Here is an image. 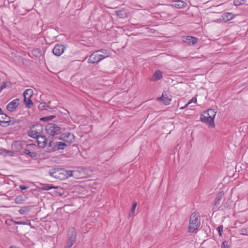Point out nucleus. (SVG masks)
<instances>
[{
    "instance_id": "58836bf2",
    "label": "nucleus",
    "mask_w": 248,
    "mask_h": 248,
    "mask_svg": "<svg viewBox=\"0 0 248 248\" xmlns=\"http://www.w3.org/2000/svg\"><path fill=\"white\" fill-rule=\"evenodd\" d=\"M16 123H19V121L11 120L10 119V122L9 123V125H14Z\"/></svg>"
},
{
    "instance_id": "9b49d317",
    "label": "nucleus",
    "mask_w": 248,
    "mask_h": 248,
    "mask_svg": "<svg viewBox=\"0 0 248 248\" xmlns=\"http://www.w3.org/2000/svg\"><path fill=\"white\" fill-rule=\"evenodd\" d=\"M19 105V99L16 98L10 102L6 106L7 110L10 112L15 111Z\"/></svg>"
},
{
    "instance_id": "7c9ffc66",
    "label": "nucleus",
    "mask_w": 248,
    "mask_h": 248,
    "mask_svg": "<svg viewBox=\"0 0 248 248\" xmlns=\"http://www.w3.org/2000/svg\"><path fill=\"white\" fill-rule=\"evenodd\" d=\"M41 50L39 48L35 49L33 51V55H35L36 57L40 56L41 55Z\"/></svg>"
},
{
    "instance_id": "423d86ee",
    "label": "nucleus",
    "mask_w": 248,
    "mask_h": 248,
    "mask_svg": "<svg viewBox=\"0 0 248 248\" xmlns=\"http://www.w3.org/2000/svg\"><path fill=\"white\" fill-rule=\"evenodd\" d=\"M61 127L58 125L53 124H48L45 127V130L49 136L54 137L61 133Z\"/></svg>"
},
{
    "instance_id": "ea45409f",
    "label": "nucleus",
    "mask_w": 248,
    "mask_h": 248,
    "mask_svg": "<svg viewBox=\"0 0 248 248\" xmlns=\"http://www.w3.org/2000/svg\"><path fill=\"white\" fill-rule=\"evenodd\" d=\"M15 222L16 224H20V225H26V224H27V223L26 222L23 221H15Z\"/></svg>"
},
{
    "instance_id": "4c0bfd02",
    "label": "nucleus",
    "mask_w": 248,
    "mask_h": 248,
    "mask_svg": "<svg viewBox=\"0 0 248 248\" xmlns=\"http://www.w3.org/2000/svg\"><path fill=\"white\" fill-rule=\"evenodd\" d=\"M197 102V99L196 97H193L191 99L189 100L188 104H191L192 103H196Z\"/></svg>"
},
{
    "instance_id": "bb28decb",
    "label": "nucleus",
    "mask_w": 248,
    "mask_h": 248,
    "mask_svg": "<svg viewBox=\"0 0 248 248\" xmlns=\"http://www.w3.org/2000/svg\"><path fill=\"white\" fill-rule=\"evenodd\" d=\"M30 210V207L29 206L23 207L19 210V212L22 215H25L28 213Z\"/></svg>"
},
{
    "instance_id": "6ab92c4d",
    "label": "nucleus",
    "mask_w": 248,
    "mask_h": 248,
    "mask_svg": "<svg viewBox=\"0 0 248 248\" xmlns=\"http://www.w3.org/2000/svg\"><path fill=\"white\" fill-rule=\"evenodd\" d=\"M23 153L24 154L29 155L30 157L33 159L36 158L38 156V154L37 153L35 152H31L29 149H23Z\"/></svg>"
},
{
    "instance_id": "393cba45",
    "label": "nucleus",
    "mask_w": 248,
    "mask_h": 248,
    "mask_svg": "<svg viewBox=\"0 0 248 248\" xmlns=\"http://www.w3.org/2000/svg\"><path fill=\"white\" fill-rule=\"evenodd\" d=\"M25 199L22 195H19L16 197L15 201L16 203L21 204L23 203Z\"/></svg>"
},
{
    "instance_id": "79ce46f5",
    "label": "nucleus",
    "mask_w": 248,
    "mask_h": 248,
    "mask_svg": "<svg viewBox=\"0 0 248 248\" xmlns=\"http://www.w3.org/2000/svg\"><path fill=\"white\" fill-rule=\"evenodd\" d=\"M46 117H47V121H50V120H52L53 119L55 118V116L52 115V116H46Z\"/></svg>"
},
{
    "instance_id": "1a4fd4ad",
    "label": "nucleus",
    "mask_w": 248,
    "mask_h": 248,
    "mask_svg": "<svg viewBox=\"0 0 248 248\" xmlns=\"http://www.w3.org/2000/svg\"><path fill=\"white\" fill-rule=\"evenodd\" d=\"M36 140L38 145L40 148L47 147L48 144L47 141L49 140L46 139V136L43 135L42 134L37 136V138H35Z\"/></svg>"
},
{
    "instance_id": "aec40b11",
    "label": "nucleus",
    "mask_w": 248,
    "mask_h": 248,
    "mask_svg": "<svg viewBox=\"0 0 248 248\" xmlns=\"http://www.w3.org/2000/svg\"><path fill=\"white\" fill-rule=\"evenodd\" d=\"M116 15L119 18H124L127 17V13L124 9H122L120 10L115 11Z\"/></svg>"
},
{
    "instance_id": "20e7f679",
    "label": "nucleus",
    "mask_w": 248,
    "mask_h": 248,
    "mask_svg": "<svg viewBox=\"0 0 248 248\" xmlns=\"http://www.w3.org/2000/svg\"><path fill=\"white\" fill-rule=\"evenodd\" d=\"M66 174V170L62 169L53 168L49 171L50 176L61 180L67 178Z\"/></svg>"
},
{
    "instance_id": "37998d69",
    "label": "nucleus",
    "mask_w": 248,
    "mask_h": 248,
    "mask_svg": "<svg viewBox=\"0 0 248 248\" xmlns=\"http://www.w3.org/2000/svg\"><path fill=\"white\" fill-rule=\"evenodd\" d=\"M47 117H46V116L44 117H42V118H40V120L41 121H45V122L47 121Z\"/></svg>"
},
{
    "instance_id": "a211bd4d",
    "label": "nucleus",
    "mask_w": 248,
    "mask_h": 248,
    "mask_svg": "<svg viewBox=\"0 0 248 248\" xmlns=\"http://www.w3.org/2000/svg\"><path fill=\"white\" fill-rule=\"evenodd\" d=\"M162 77V73L159 70H156L151 78L150 80L151 81H155L160 79Z\"/></svg>"
},
{
    "instance_id": "39448f33",
    "label": "nucleus",
    "mask_w": 248,
    "mask_h": 248,
    "mask_svg": "<svg viewBox=\"0 0 248 248\" xmlns=\"http://www.w3.org/2000/svg\"><path fill=\"white\" fill-rule=\"evenodd\" d=\"M44 127L41 124H37L32 125L28 132V135L29 137L35 138L37 136L43 134Z\"/></svg>"
},
{
    "instance_id": "ddd939ff",
    "label": "nucleus",
    "mask_w": 248,
    "mask_h": 248,
    "mask_svg": "<svg viewBox=\"0 0 248 248\" xmlns=\"http://www.w3.org/2000/svg\"><path fill=\"white\" fill-rule=\"evenodd\" d=\"M65 46L61 44H57L53 49V53L57 56H60L64 52Z\"/></svg>"
},
{
    "instance_id": "412c9836",
    "label": "nucleus",
    "mask_w": 248,
    "mask_h": 248,
    "mask_svg": "<svg viewBox=\"0 0 248 248\" xmlns=\"http://www.w3.org/2000/svg\"><path fill=\"white\" fill-rule=\"evenodd\" d=\"M24 102L26 105V108H30L33 106V103L32 100L31 99L30 97H27L26 96H24Z\"/></svg>"
},
{
    "instance_id": "7ed1b4c3",
    "label": "nucleus",
    "mask_w": 248,
    "mask_h": 248,
    "mask_svg": "<svg viewBox=\"0 0 248 248\" xmlns=\"http://www.w3.org/2000/svg\"><path fill=\"white\" fill-rule=\"evenodd\" d=\"M200 220V215L198 212H194L191 215L188 229L189 232H193L199 228L201 225Z\"/></svg>"
},
{
    "instance_id": "cd10ccee",
    "label": "nucleus",
    "mask_w": 248,
    "mask_h": 248,
    "mask_svg": "<svg viewBox=\"0 0 248 248\" xmlns=\"http://www.w3.org/2000/svg\"><path fill=\"white\" fill-rule=\"evenodd\" d=\"M47 108H49V107L45 102H42L38 105V108L41 110L47 109Z\"/></svg>"
},
{
    "instance_id": "a19ab883",
    "label": "nucleus",
    "mask_w": 248,
    "mask_h": 248,
    "mask_svg": "<svg viewBox=\"0 0 248 248\" xmlns=\"http://www.w3.org/2000/svg\"><path fill=\"white\" fill-rule=\"evenodd\" d=\"M19 188L21 189V190H25V189H27V188H29L28 186H27L25 185H20L19 186Z\"/></svg>"
},
{
    "instance_id": "9d476101",
    "label": "nucleus",
    "mask_w": 248,
    "mask_h": 248,
    "mask_svg": "<svg viewBox=\"0 0 248 248\" xmlns=\"http://www.w3.org/2000/svg\"><path fill=\"white\" fill-rule=\"evenodd\" d=\"M10 117L6 115V114L2 112H0V125L3 127H6L9 125V123L10 122Z\"/></svg>"
},
{
    "instance_id": "b1692460",
    "label": "nucleus",
    "mask_w": 248,
    "mask_h": 248,
    "mask_svg": "<svg viewBox=\"0 0 248 248\" xmlns=\"http://www.w3.org/2000/svg\"><path fill=\"white\" fill-rule=\"evenodd\" d=\"M33 94V91L31 89L26 90L23 93V96L31 98Z\"/></svg>"
},
{
    "instance_id": "4468645a",
    "label": "nucleus",
    "mask_w": 248,
    "mask_h": 248,
    "mask_svg": "<svg viewBox=\"0 0 248 248\" xmlns=\"http://www.w3.org/2000/svg\"><path fill=\"white\" fill-rule=\"evenodd\" d=\"M198 41V38L191 36H186L183 38V41L189 45H193L197 43Z\"/></svg>"
},
{
    "instance_id": "f257e3e1",
    "label": "nucleus",
    "mask_w": 248,
    "mask_h": 248,
    "mask_svg": "<svg viewBox=\"0 0 248 248\" xmlns=\"http://www.w3.org/2000/svg\"><path fill=\"white\" fill-rule=\"evenodd\" d=\"M108 56L109 54L108 50L101 49L93 53L90 56L88 60V62L89 63H98L104 59L108 57Z\"/></svg>"
},
{
    "instance_id": "f8f14e48",
    "label": "nucleus",
    "mask_w": 248,
    "mask_h": 248,
    "mask_svg": "<svg viewBox=\"0 0 248 248\" xmlns=\"http://www.w3.org/2000/svg\"><path fill=\"white\" fill-rule=\"evenodd\" d=\"M200 120L203 123L210 125L211 127H214L215 124L214 122V119L207 116L205 114H202L200 116Z\"/></svg>"
},
{
    "instance_id": "2f4dec72",
    "label": "nucleus",
    "mask_w": 248,
    "mask_h": 248,
    "mask_svg": "<svg viewBox=\"0 0 248 248\" xmlns=\"http://www.w3.org/2000/svg\"><path fill=\"white\" fill-rule=\"evenodd\" d=\"M223 225H220L219 226H218L217 228V230L218 231V234L220 236H222V232H223Z\"/></svg>"
},
{
    "instance_id": "49530a36",
    "label": "nucleus",
    "mask_w": 248,
    "mask_h": 248,
    "mask_svg": "<svg viewBox=\"0 0 248 248\" xmlns=\"http://www.w3.org/2000/svg\"><path fill=\"white\" fill-rule=\"evenodd\" d=\"M28 146H31V145H28Z\"/></svg>"
},
{
    "instance_id": "6e6552de",
    "label": "nucleus",
    "mask_w": 248,
    "mask_h": 248,
    "mask_svg": "<svg viewBox=\"0 0 248 248\" xmlns=\"http://www.w3.org/2000/svg\"><path fill=\"white\" fill-rule=\"evenodd\" d=\"M59 140H62L63 142H67L70 144L74 142L75 137L73 133L67 132L62 135Z\"/></svg>"
},
{
    "instance_id": "f03ea898",
    "label": "nucleus",
    "mask_w": 248,
    "mask_h": 248,
    "mask_svg": "<svg viewBox=\"0 0 248 248\" xmlns=\"http://www.w3.org/2000/svg\"><path fill=\"white\" fill-rule=\"evenodd\" d=\"M49 142L47 145L46 151L48 153L54 152L60 150H63L68 146L65 142L58 141L56 140H48Z\"/></svg>"
},
{
    "instance_id": "473e14b6",
    "label": "nucleus",
    "mask_w": 248,
    "mask_h": 248,
    "mask_svg": "<svg viewBox=\"0 0 248 248\" xmlns=\"http://www.w3.org/2000/svg\"><path fill=\"white\" fill-rule=\"evenodd\" d=\"M137 203L136 202H134L133 203L132 207L131 210V213L134 214L135 212V209L137 207Z\"/></svg>"
},
{
    "instance_id": "72a5a7b5",
    "label": "nucleus",
    "mask_w": 248,
    "mask_h": 248,
    "mask_svg": "<svg viewBox=\"0 0 248 248\" xmlns=\"http://www.w3.org/2000/svg\"><path fill=\"white\" fill-rule=\"evenodd\" d=\"M242 0H233L234 5L235 6L240 5L243 4L242 2Z\"/></svg>"
},
{
    "instance_id": "c85d7f7f",
    "label": "nucleus",
    "mask_w": 248,
    "mask_h": 248,
    "mask_svg": "<svg viewBox=\"0 0 248 248\" xmlns=\"http://www.w3.org/2000/svg\"><path fill=\"white\" fill-rule=\"evenodd\" d=\"M53 188L52 186H50L48 184H43L41 188L43 190H48L51 189Z\"/></svg>"
},
{
    "instance_id": "2eb2a0df",
    "label": "nucleus",
    "mask_w": 248,
    "mask_h": 248,
    "mask_svg": "<svg viewBox=\"0 0 248 248\" xmlns=\"http://www.w3.org/2000/svg\"><path fill=\"white\" fill-rule=\"evenodd\" d=\"M224 192L223 191H220L217 194V196L215 200L214 206L213 208V209L217 211L219 208V207H218V205L220 204V200L224 196Z\"/></svg>"
},
{
    "instance_id": "5701e85b",
    "label": "nucleus",
    "mask_w": 248,
    "mask_h": 248,
    "mask_svg": "<svg viewBox=\"0 0 248 248\" xmlns=\"http://www.w3.org/2000/svg\"><path fill=\"white\" fill-rule=\"evenodd\" d=\"M204 114L207 115V116L211 117L213 119H215V116L216 115V112L215 111L214 109H209L207 110V111H205L204 112Z\"/></svg>"
},
{
    "instance_id": "e433bc0d",
    "label": "nucleus",
    "mask_w": 248,
    "mask_h": 248,
    "mask_svg": "<svg viewBox=\"0 0 248 248\" xmlns=\"http://www.w3.org/2000/svg\"><path fill=\"white\" fill-rule=\"evenodd\" d=\"M6 83H3L1 86L0 87V93L6 87Z\"/></svg>"
},
{
    "instance_id": "0eeeda50",
    "label": "nucleus",
    "mask_w": 248,
    "mask_h": 248,
    "mask_svg": "<svg viewBox=\"0 0 248 248\" xmlns=\"http://www.w3.org/2000/svg\"><path fill=\"white\" fill-rule=\"evenodd\" d=\"M68 241L65 248H71L74 245L76 239V231L75 228H70L67 233Z\"/></svg>"
},
{
    "instance_id": "c756f323",
    "label": "nucleus",
    "mask_w": 248,
    "mask_h": 248,
    "mask_svg": "<svg viewBox=\"0 0 248 248\" xmlns=\"http://www.w3.org/2000/svg\"><path fill=\"white\" fill-rule=\"evenodd\" d=\"M221 248H231L228 241H223L221 245Z\"/></svg>"
},
{
    "instance_id": "f704fd0d",
    "label": "nucleus",
    "mask_w": 248,
    "mask_h": 248,
    "mask_svg": "<svg viewBox=\"0 0 248 248\" xmlns=\"http://www.w3.org/2000/svg\"><path fill=\"white\" fill-rule=\"evenodd\" d=\"M240 233L243 235L247 234V230L246 229H242L240 231Z\"/></svg>"
},
{
    "instance_id": "f3484780",
    "label": "nucleus",
    "mask_w": 248,
    "mask_h": 248,
    "mask_svg": "<svg viewBox=\"0 0 248 248\" xmlns=\"http://www.w3.org/2000/svg\"><path fill=\"white\" fill-rule=\"evenodd\" d=\"M187 3L186 2H184L181 0H178L174 1V2L172 4V6L174 7L175 8L178 9H182L186 6Z\"/></svg>"
},
{
    "instance_id": "c9c22d12",
    "label": "nucleus",
    "mask_w": 248,
    "mask_h": 248,
    "mask_svg": "<svg viewBox=\"0 0 248 248\" xmlns=\"http://www.w3.org/2000/svg\"><path fill=\"white\" fill-rule=\"evenodd\" d=\"M66 176H67V178L73 176V171L72 170H66Z\"/></svg>"
},
{
    "instance_id": "a878e982",
    "label": "nucleus",
    "mask_w": 248,
    "mask_h": 248,
    "mask_svg": "<svg viewBox=\"0 0 248 248\" xmlns=\"http://www.w3.org/2000/svg\"><path fill=\"white\" fill-rule=\"evenodd\" d=\"M158 100H162L166 105L169 104L170 101V99H169L167 96H164V95H162L161 97L158 98Z\"/></svg>"
},
{
    "instance_id": "dca6fc26",
    "label": "nucleus",
    "mask_w": 248,
    "mask_h": 248,
    "mask_svg": "<svg viewBox=\"0 0 248 248\" xmlns=\"http://www.w3.org/2000/svg\"><path fill=\"white\" fill-rule=\"evenodd\" d=\"M12 149L15 152L19 153L23 149L22 143L20 141H15L12 144Z\"/></svg>"
},
{
    "instance_id": "4be33fe9",
    "label": "nucleus",
    "mask_w": 248,
    "mask_h": 248,
    "mask_svg": "<svg viewBox=\"0 0 248 248\" xmlns=\"http://www.w3.org/2000/svg\"><path fill=\"white\" fill-rule=\"evenodd\" d=\"M222 17L224 21H227L233 18L234 15L231 13H226L222 15Z\"/></svg>"
},
{
    "instance_id": "c03bdc74",
    "label": "nucleus",
    "mask_w": 248,
    "mask_h": 248,
    "mask_svg": "<svg viewBox=\"0 0 248 248\" xmlns=\"http://www.w3.org/2000/svg\"><path fill=\"white\" fill-rule=\"evenodd\" d=\"M189 104H188V102L187 104H186L185 105V106H184V107H182L180 108V109H185V108H186V107H187Z\"/></svg>"
},
{
    "instance_id": "a18cd8bd",
    "label": "nucleus",
    "mask_w": 248,
    "mask_h": 248,
    "mask_svg": "<svg viewBox=\"0 0 248 248\" xmlns=\"http://www.w3.org/2000/svg\"><path fill=\"white\" fill-rule=\"evenodd\" d=\"M10 248H19L16 247L15 246H11Z\"/></svg>"
}]
</instances>
